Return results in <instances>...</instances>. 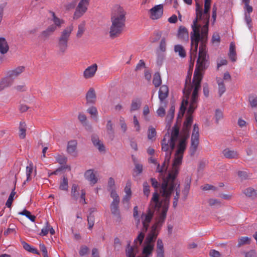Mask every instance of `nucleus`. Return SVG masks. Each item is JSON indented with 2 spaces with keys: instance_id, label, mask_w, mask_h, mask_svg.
Here are the masks:
<instances>
[{
  "instance_id": "a878e982",
  "label": "nucleus",
  "mask_w": 257,
  "mask_h": 257,
  "mask_svg": "<svg viewBox=\"0 0 257 257\" xmlns=\"http://www.w3.org/2000/svg\"><path fill=\"white\" fill-rule=\"evenodd\" d=\"M141 104L142 101L141 99L135 98L133 99L131 103L130 111L133 112L139 110L141 107Z\"/></svg>"
},
{
  "instance_id": "c85d7f7f",
  "label": "nucleus",
  "mask_w": 257,
  "mask_h": 257,
  "mask_svg": "<svg viewBox=\"0 0 257 257\" xmlns=\"http://www.w3.org/2000/svg\"><path fill=\"white\" fill-rule=\"evenodd\" d=\"M174 52L177 53L181 58H185L186 56V51L181 45L178 44L174 46Z\"/></svg>"
},
{
  "instance_id": "f8f14e48",
  "label": "nucleus",
  "mask_w": 257,
  "mask_h": 257,
  "mask_svg": "<svg viewBox=\"0 0 257 257\" xmlns=\"http://www.w3.org/2000/svg\"><path fill=\"white\" fill-rule=\"evenodd\" d=\"M132 182L130 180H128L125 184L124 189L125 195L122 198V202L123 203H129L130 200L132 197V192L131 190Z\"/></svg>"
},
{
  "instance_id": "ddd939ff",
  "label": "nucleus",
  "mask_w": 257,
  "mask_h": 257,
  "mask_svg": "<svg viewBox=\"0 0 257 257\" xmlns=\"http://www.w3.org/2000/svg\"><path fill=\"white\" fill-rule=\"evenodd\" d=\"M73 30L74 26L73 24H70L61 32L58 38L69 41Z\"/></svg>"
},
{
  "instance_id": "aec40b11",
  "label": "nucleus",
  "mask_w": 257,
  "mask_h": 257,
  "mask_svg": "<svg viewBox=\"0 0 257 257\" xmlns=\"http://www.w3.org/2000/svg\"><path fill=\"white\" fill-rule=\"evenodd\" d=\"M87 103L94 104L96 100V96L94 89L90 88L86 94Z\"/></svg>"
},
{
  "instance_id": "0e129e2a",
  "label": "nucleus",
  "mask_w": 257,
  "mask_h": 257,
  "mask_svg": "<svg viewBox=\"0 0 257 257\" xmlns=\"http://www.w3.org/2000/svg\"><path fill=\"white\" fill-rule=\"evenodd\" d=\"M166 41L164 38L162 39L160 43L159 48L161 51L164 52L166 50Z\"/></svg>"
},
{
  "instance_id": "cd10ccee",
  "label": "nucleus",
  "mask_w": 257,
  "mask_h": 257,
  "mask_svg": "<svg viewBox=\"0 0 257 257\" xmlns=\"http://www.w3.org/2000/svg\"><path fill=\"white\" fill-rule=\"evenodd\" d=\"M228 56L232 61L235 62L236 61L235 45L233 42H231L230 44Z\"/></svg>"
},
{
  "instance_id": "e433bc0d",
  "label": "nucleus",
  "mask_w": 257,
  "mask_h": 257,
  "mask_svg": "<svg viewBox=\"0 0 257 257\" xmlns=\"http://www.w3.org/2000/svg\"><path fill=\"white\" fill-rule=\"evenodd\" d=\"M153 83L156 87H159L162 83V80L160 74L159 72H156L154 75Z\"/></svg>"
},
{
  "instance_id": "dca6fc26",
  "label": "nucleus",
  "mask_w": 257,
  "mask_h": 257,
  "mask_svg": "<svg viewBox=\"0 0 257 257\" xmlns=\"http://www.w3.org/2000/svg\"><path fill=\"white\" fill-rule=\"evenodd\" d=\"M106 135L107 138L110 141L113 140L115 137L113 124L110 120L107 121L106 124Z\"/></svg>"
},
{
  "instance_id": "1a4fd4ad",
  "label": "nucleus",
  "mask_w": 257,
  "mask_h": 257,
  "mask_svg": "<svg viewBox=\"0 0 257 257\" xmlns=\"http://www.w3.org/2000/svg\"><path fill=\"white\" fill-rule=\"evenodd\" d=\"M163 14V6L162 5H156L150 10V18L152 20L160 18Z\"/></svg>"
},
{
  "instance_id": "3c124183",
  "label": "nucleus",
  "mask_w": 257,
  "mask_h": 257,
  "mask_svg": "<svg viewBox=\"0 0 257 257\" xmlns=\"http://www.w3.org/2000/svg\"><path fill=\"white\" fill-rule=\"evenodd\" d=\"M156 132L154 128L150 127L148 133V138L149 140H152L156 136Z\"/></svg>"
},
{
  "instance_id": "2eb2a0df",
  "label": "nucleus",
  "mask_w": 257,
  "mask_h": 257,
  "mask_svg": "<svg viewBox=\"0 0 257 257\" xmlns=\"http://www.w3.org/2000/svg\"><path fill=\"white\" fill-rule=\"evenodd\" d=\"M25 70V67L23 66H18L7 72V74L14 80Z\"/></svg>"
},
{
  "instance_id": "412c9836",
  "label": "nucleus",
  "mask_w": 257,
  "mask_h": 257,
  "mask_svg": "<svg viewBox=\"0 0 257 257\" xmlns=\"http://www.w3.org/2000/svg\"><path fill=\"white\" fill-rule=\"evenodd\" d=\"M168 87L166 85H162L159 91V98L161 102H163L168 95Z\"/></svg>"
},
{
  "instance_id": "58836bf2",
  "label": "nucleus",
  "mask_w": 257,
  "mask_h": 257,
  "mask_svg": "<svg viewBox=\"0 0 257 257\" xmlns=\"http://www.w3.org/2000/svg\"><path fill=\"white\" fill-rule=\"evenodd\" d=\"M19 137L21 139H24L26 137V124L20 122L19 126Z\"/></svg>"
},
{
  "instance_id": "338daca9",
  "label": "nucleus",
  "mask_w": 257,
  "mask_h": 257,
  "mask_svg": "<svg viewBox=\"0 0 257 257\" xmlns=\"http://www.w3.org/2000/svg\"><path fill=\"white\" fill-rule=\"evenodd\" d=\"M211 257H220V254L219 251L215 250H211L209 253Z\"/></svg>"
},
{
  "instance_id": "b1692460",
  "label": "nucleus",
  "mask_w": 257,
  "mask_h": 257,
  "mask_svg": "<svg viewBox=\"0 0 257 257\" xmlns=\"http://www.w3.org/2000/svg\"><path fill=\"white\" fill-rule=\"evenodd\" d=\"M177 36L178 38L182 40H188V33L187 29L183 27H180Z\"/></svg>"
},
{
  "instance_id": "de8ad7c7",
  "label": "nucleus",
  "mask_w": 257,
  "mask_h": 257,
  "mask_svg": "<svg viewBox=\"0 0 257 257\" xmlns=\"http://www.w3.org/2000/svg\"><path fill=\"white\" fill-rule=\"evenodd\" d=\"M16 192H15L14 190H13L12 192L11 193L7 202L6 203V205L9 207L11 208L12 206V204L14 199V197L15 195Z\"/></svg>"
},
{
  "instance_id": "39448f33",
  "label": "nucleus",
  "mask_w": 257,
  "mask_h": 257,
  "mask_svg": "<svg viewBox=\"0 0 257 257\" xmlns=\"http://www.w3.org/2000/svg\"><path fill=\"white\" fill-rule=\"evenodd\" d=\"M148 228H143L142 230L138 233L136 238L134 239V246L128 244L126 248V257H151L154 250L155 246L151 252V254L146 256L143 254V244L144 243L145 232Z\"/></svg>"
},
{
  "instance_id": "09e8293b",
  "label": "nucleus",
  "mask_w": 257,
  "mask_h": 257,
  "mask_svg": "<svg viewBox=\"0 0 257 257\" xmlns=\"http://www.w3.org/2000/svg\"><path fill=\"white\" fill-rule=\"evenodd\" d=\"M49 226L50 224L48 222H46L45 226L42 228L41 231L39 234L41 236L46 235L49 232Z\"/></svg>"
},
{
  "instance_id": "bf43d9fd",
  "label": "nucleus",
  "mask_w": 257,
  "mask_h": 257,
  "mask_svg": "<svg viewBox=\"0 0 257 257\" xmlns=\"http://www.w3.org/2000/svg\"><path fill=\"white\" fill-rule=\"evenodd\" d=\"M89 251V248L85 245L82 246L79 250V254L81 256L86 254Z\"/></svg>"
},
{
  "instance_id": "4c0bfd02",
  "label": "nucleus",
  "mask_w": 257,
  "mask_h": 257,
  "mask_svg": "<svg viewBox=\"0 0 257 257\" xmlns=\"http://www.w3.org/2000/svg\"><path fill=\"white\" fill-rule=\"evenodd\" d=\"M143 171V165L141 164L135 163V168L134 169V173L133 174V176H137L139 175L142 173Z\"/></svg>"
},
{
  "instance_id": "680f3d73",
  "label": "nucleus",
  "mask_w": 257,
  "mask_h": 257,
  "mask_svg": "<svg viewBox=\"0 0 257 257\" xmlns=\"http://www.w3.org/2000/svg\"><path fill=\"white\" fill-rule=\"evenodd\" d=\"M157 115L159 116L163 117L165 114V109L163 106H160L157 110Z\"/></svg>"
},
{
  "instance_id": "f704fd0d",
  "label": "nucleus",
  "mask_w": 257,
  "mask_h": 257,
  "mask_svg": "<svg viewBox=\"0 0 257 257\" xmlns=\"http://www.w3.org/2000/svg\"><path fill=\"white\" fill-rule=\"evenodd\" d=\"M217 83L218 85V92L220 96H221L225 91L226 88L223 80L221 78L217 79Z\"/></svg>"
},
{
  "instance_id": "8fccbe9b",
  "label": "nucleus",
  "mask_w": 257,
  "mask_h": 257,
  "mask_svg": "<svg viewBox=\"0 0 257 257\" xmlns=\"http://www.w3.org/2000/svg\"><path fill=\"white\" fill-rule=\"evenodd\" d=\"M87 221L88 225V228L91 229L94 224V217L93 215L90 214V215L87 217Z\"/></svg>"
},
{
  "instance_id": "6e6552de",
  "label": "nucleus",
  "mask_w": 257,
  "mask_h": 257,
  "mask_svg": "<svg viewBox=\"0 0 257 257\" xmlns=\"http://www.w3.org/2000/svg\"><path fill=\"white\" fill-rule=\"evenodd\" d=\"M90 0H80L74 14V19L82 17L87 11Z\"/></svg>"
},
{
  "instance_id": "bb28decb",
  "label": "nucleus",
  "mask_w": 257,
  "mask_h": 257,
  "mask_svg": "<svg viewBox=\"0 0 257 257\" xmlns=\"http://www.w3.org/2000/svg\"><path fill=\"white\" fill-rule=\"evenodd\" d=\"M56 30V26L51 25L49 26L46 30L42 32L41 37L43 38H47L53 34Z\"/></svg>"
},
{
  "instance_id": "e2e57ef3",
  "label": "nucleus",
  "mask_w": 257,
  "mask_h": 257,
  "mask_svg": "<svg viewBox=\"0 0 257 257\" xmlns=\"http://www.w3.org/2000/svg\"><path fill=\"white\" fill-rule=\"evenodd\" d=\"M145 67V63L143 60L139 61V63L136 66V70L138 71Z\"/></svg>"
},
{
  "instance_id": "052dcab7",
  "label": "nucleus",
  "mask_w": 257,
  "mask_h": 257,
  "mask_svg": "<svg viewBox=\"0 0 257 257\" xmlns=\"http://www.w3.org/2000/svg\"><path fill=\"white\" fill-rule=\"evenodd\" d=\"M249 101L251 107H256L257 106V98L254 96L249 97Z\"/></svg>"
},
{
  "instance_id": "423d86ee",
  "label": "nucleus",
  "mask_w": 257,
  "mask_h": 257,
  "mask_svg": "<svg viewBox=\"0 0 257 257\" xmlns=\"http://www.w3.org/2000/svg\"><path fill=\"white\" fill-rule=\"evenodd\" d=\"M107 190L110 193L111 198L113 199L110 205L111 212L116 218L120 219V214L119 208L120 198L116 191L115 181L112 177L108 179Z\"/></svg>"
},
{
  "instance_id": "4be33fe9",
  "label": "nucleus",
  "mask_w": 257,
  "mask_h": 257,
  "mask_svg": "<svg viewBox=\"0 0 257 257\" xmlns=\"http://www.w3.org/2000/svg\"><path fill=\"white\" fill-rule=\"evenodd\" d=\"M222 154L225 158L228 159L236 158L238 156V153L236 151L228 148L224 149Z\"/></svg>"
},
{
  "instance_id": "774afa93",
  "label": "nucleus",
  "mask_w": 257,
  "mask_h": 257,
  "mask_svg": "<svg viewBox=\"0 0 257 257\" xmlns=\"http://www.w3.org/2000/svg\"><path fill=\"white\" fill-rule=\"evenodd\" d=\"M256 253L254 250H251L245 254V257H256Z\"/></svg>"
},
{
  "instance_id": "ea45409f",
  "label": "nucleus",
  "mask_w": 257,
  "mask_h": 257,
  "mask_svg": "<svg viewBox=\"0 0 257 257\" xmlns=\"http://www.w3.org/2000/svg\"><path fill=\"white\" fill-rule=\"evenodd\" d=\"M19 214L25 216L32 222H34L35 220L36 216L32 215L31 212L26 209H24L22 212H19Z\"/></svg>"
},
{
  "instance_id": "c756f323",
  "label": "nucleus",
  "mask_w": 257,
  "mask_h": 257,
  "mask_svg": "<svg viewBox=\"0 0 257 257\" xmlns=\"http://www.w3.org/2000/svg\"><path fill=\"white\" fill-rule=\"evenodd\" d=\"M9 47L6 39L4 38H0V53L5 54L9 50Z\"/></svg>"
},
{
  "instance_id": "a19ab883",
  "label": "nucleus",
  "mask_w": 257,
  "mask_h": 257,
  "mask_svg": "<svg viewBox=\"0 0 257 257\" xmlns=\"http://www.w3.org/2000/svg\"><path fill=\"white\" fill-rule=\"evenodd\" d=\"M250 240H251L250 238H249L248 237H247V236L241 237L238 239L237 246L238 247H240L241 245H244V244H249L250 242Z\"/></svg>"
},
{
  "instance_id": "473e14b6",
  "label": "nucleus",
  "mask_w": 257,
  "mask_h": 257,
  "mask_svg": "<svg viewBox=\"0 0 257 257\" xmlns=\"http://www.w3.org/2000/svg\"><path fill=\"white\" fill-rule=\"evenodd\" d=\"M78 119L81 122V124L85 127L88 128L90 127V125L89 124L87 117L83 113H79L78 116Z\"/></svg>"
},
{
  "instance_id": "7c9ffc66",
  "label": "nucleus",
  "mask_w": 257,
  "mask_h": 257,
  "mask_svg": "<svg viewBox=\"0 0 257 257\" xmlns=\"http://www.w3.org/2000/svg\"><path fill=\"white\" fill-rule=\"evenodd\" d=\"M52 21L54 24V25H53V26H56V28L57 27L60 28L62 26V25L64 23V21L56 17V16L53 12L52 13Z\"/></svg>"
},
{
  "instance_id": "f03ea898",
  "label": "nucleus",
  "mask_w": 257,
  "mask_h": 257,
  "mask_svg": "<svg viewBox=\"0 0 257 257\" xmlns=\"http://www.w3.org/2000/svg\"><path fill=\"white\" fill-rule=\"evenodd\" d=\"M211 1H204V10L199 3L196 4V18L191 25L192 31L190 33L191 43L190 55L191 61H194L197 57L198 43L200 42L197 62L208 63L206 44L208 38Z\"/></svg>"
},
{
  "instance_id": "c03bdc74",
  "label": "nucleus",
  "mask_w": 257,
  "mask_h": 257,
  "mask_svg": "<svg viewBox=\"0 0 257 257\" xmlns=\"http://www.w3.org/2000/svg\"><path fill=\"white\" fill-rule=\"evenodd\" d=\"M244 193L246 196L249 197H253L256 195V191L252 188H248L244 190Z\"/></svg>"
},
{
  "instance_id": "13d9d810",
  "label": "nucleus",
  "mask_w": 257,
  "mask_h": 257,
  "mask_svg": "<svg viewBox=\"0 0 257 257\" xmlns=\"http://www.w3.org/2000/svg\"><path fill=\"white\" fill-rule=\"evenodd\" d=\"M215 116L216 121L217 122L219 120L223 118V113L222 111L219 109H216Z\"/></svg>"
},
{
  "instance_id": "49530a36",
  "label": "nucleus",
  "mask_w": 257,
  "mask_h": 257,
  "mask_svg": "<svg viewBox=\"0 0 257 257\" xmlns=\"http://www.w3.org/2000/svg\"><path fill=\"white\" fill-rule=\"evenodd\" d=\"M174 111H175V106L174 105H172L170 108V110L167 115L166 116V120L168 121H171L173 118H174Z\"/></svg>"
},
{
  "instance_id": "9d476101",
  "label": "nucleus",
  "mask_w": 257,
  "mask_h": 257,
  "mask_svg": "<svg viewBox=\"0 0 257 257\" xmlns=\"http://www.w3.org/2000/svg\"><path fill=\"white\" fill-rule=\"evenodd\" d=\"M97 65L96 64H93L85 69L83 73V76L86 79H90L93 77L97 71Z\"/></svg>"
},
{
  "instance_id": "c9c22d12",
  "label": "nucleus",
  "mask_w": 257,
  "mask_h": 257,
  "mask_svg": "<svg viewBox=\"0 0 257 257\" xmlns=\"http://www.w3.org/2000/svg\"><path fill=\"white\" fill-rule=\"evenodd\" d=\"M85 24L84 22H82L78 26V30L76 33V37L78 38L82 37L83 34L85 31Z\"/></svg>"
},
{
  "instance_id": "0eeeda50",
  "label": "nucleus",
  "mask_w": 257,
  "mask_h": 257,
  "mask_svg": "<svg viewBox=\"0 0 257 257\" xmlns=\"http://www.w3.org/2000/svg\"><path fill=\"white\" fill-rule=\"evenodd\" d=\"M199 127L196 124H195L191 136V145L190 148V154L192 156L195 154L197 148L199 144Z\"/></svg>"
},
{
  "instance_id": "69168bd1",
  "label": "nucleus",
  "mask_w": 257,
  "mask_h": 257,
  "mask_svg": "<svg viewBox=\"0 0 257 257\" xmlns=\"http://www.w3.org/2000/svg\"><path fill=\"white\" fill-rule=\"evenodd\" d=\"M11 233H16V230L15 228H11L9 227L6 231L4 232V235L5 236H8L9 234Z\"/></svg>"
},
{
  "instance_id": "9b49d317",
  "label": "nucleus",
  "mask_w": 257,
  "mask_h": 257,
  "mask_svg": "<svg viewBox=\"0 0 257 257\" xmlns=\"http://www.w3.org/2000/svg\"><path fill=\"white\" fill-rule=\"evenodd\" d=\"M68 40L58 38L57 48L59 54L63 55L66 52L68 48Z\"/></svg>"
},
{
  "instance_id": "72a5a7b5",
  "label": "nucleus",
  "mask_w": 257,
  "mask_h": 257,
  "mask_svg": "<svg viewBox=\"0 0 257 257\" xmlns=\"http://www.w3.org/2000/svg\"><path fill=\"white\" fill-rule=\"evenodd\" d=\"M79 188L78 185L73 184L72 185L71 191V196L76 200L78 198L79 196Z\"/></svg>"
},
{
  "instance_id": "f257e3e1",
  "label": "nucleus",
  "mask_w": 257,
  "mask_h": 257,
  "mask_svg": "<svg viewBox=\"0 0 257 257\" xmlns=\"http://www.w3.org/2000/svg\"><path fill=\"white\" fill-rule=\"evenodd\" d=\"M186 138L181 137L179 135V130L177 125H174L171 130V134L168 132L164 137L162 142V150L165 152V161L161 166L158 164L157 171L163 174L167 171V165L171 158L172 150L177 144V150L175 154L172 170L168 175L163 178L160 192L164 198L160 201L159 195L157 191L154 192L151 201V206L159 212V215L156 222L151 227V231L145 237L143 247H154L156 240L159 234L161 227L164 222L166 217V213L168 209L170 202V197L172 193L175 190V195L174 197L173 206H177L178 201L180 196V190L179 184L175 181V179L178 174L179 166L181 164L183 153L186 149Z\"/></svg>"
},
{
  "instance_id": "a211bd4d",
  "label": "nucleus",
  "mask_w": 257,
  "mask_h": 257,
  "mask_svg": "<svg viewBox=\"0 0 257 257\" xmlns=\"http://www.w3.org/2000/svg\"><path fill=\"white\" fill-rule=\"evenodd\" d=\"M91 141L93 145L98 150L100 153H105V147L103 142L100 141L97 136H92Z\"/></svg>"
},
{
  "instance_id": "393cba45",
  "label": "nucleus",
  "mask_w": 257,
  "mask_h": 257,
  "mask_svg": "<svg viewBox=\"0 0 257 257\" xmlns=\"http://www.w3.org/2000/svg\"><path fill=\"white\" fill-rule=\"evenodd\" d=\"M33 164L32 162H29L26 167V174L27 176L26 181H30L33 177Z\"/></svg>"
},
{
  "instance_id": "79ce46f5",
  "label": "nucleus",
  "mask_w": 257,
  "mask_h": 257,
  "mask_svg": "<svg viewBox=\"0 0 257 257\" xmlns=\"http://www.w3.org/2000/svg\"><path fill=\"white\" fill-rule=\"evenodd\" d=\"M60 189L62 190H67L68 188V179L66 177H63L62 181L60 183Z\"/></svg>"
},
{
  "instance_id": "6e6d98bb",
  "label": "nucleus",
  "mask_w": 257,
  "mask_h": 257,
  "mask_svg": "<svg viewBox=\"0 0 257 257\" xmlns=\"http://www.w3.org/2000/svg\"><path fill=\"white\" fill-rule=\"evenodd\" d=\"M133 123H134V127L136 129V131L138 132H140V131L141 130V127H140L139 122L136 115H134L133 117Z\"/></svg>"
},
{
  "instance_id": "f3484780",
  "label": "nucleus",
  "mask_w": 257,
  "mask_h": 257,
  "mask_svg": "<svg viewBox=\"0 0 257 257\" xmlns=\"http://www.w3.org/2000/svg\"><path fill=\"white\" fill-rule=\"evenodd\" d=\"M14 80L7 74L5 77L3 78L0 81V91L5 89L11 87L14 83Z\"/></svg>"
},
{
  "instance_id": "a18cd8bd",
  "label": "nucleus",
  "mask_w": 257,
  "mask_h": 257,
  "mask_svg": "<svg viewBox=\"0 0 257 257\" xmlns=\"http://www.w3.org/2000/svg\"><path fill=\"white\" fill-rule=\"evenodd\" d=\"M244 21L246 23V24L250 31H251L252 29V25H251V19L250 18V15L247 14L246 13H244Z\"/></svg>"
},
{
  "instance_id": "37998d69",
  "label": "nucleus",
  "mask_w": 257,
  "mask_h": 257,
  "mask_svg": "<svg viewBox=\"0 0 257 257\" xmlns=\"http://www.w3.org/2000/svg\"><path fill=\"white\" fill-rule=\"evenodd\" d=\"M119 124L122 133H125L127 130V126L123 117H120L119 118Z\"/></svg>"
},
{
  "instance_id": "6ab92c4d",
  "label": "nucleus",
  "mask_w": 257,
  "mask_h": 257,
  "mask_svg": "<svg viewBox=\"0 0 257 257\" xmlns=\"http://www.w3.org/2000/svg\"><path fill=\"white\" fill-rule=\"evenodd\" d=\"M77 142L76 140H71L68 142L67 147V153L73 156L77 154Z\"/></svg>"
},
{
  "instance_id": "5fc2aeb1",
  "label": "nucleus",
  "mask_w": 257,
  "mask_h": 257,
  "mask_svg": "<svg viewBox=\"0 0 257 257\" xmlns=\"http://www.w3.org/2000/svg\"><path fill=\"white\" fill-rule=\"evenodd\" d=\"M143 191L144 193L147 196H148L150 194V186L147 182L143 183Z\"/></svg>"
},
{
  "instance_id": "7ed1b4c3",
  "label": "nucleus",
  "mask_w": 257,
  "mask_h": 257,
  "mask_svg": "<svg viewBox=\"0 0 257 257\" xmlns=\"http://www.w3.org/2000/svg\"><path fill=\"white\" fill-rule=\"evenodd\" d=\"M207 63L197 62L196 68L193 76L192 84H191V76L188 75L186 80L185 88L183 91L184 98L182 100L180 110L178 114V118H181L185 113L186 106L189 102V96L192 92L191 99L189 101V106L187 113L189 115L184 122L183 130L185 133H188L192 123L193 119L191 114L197 108L198 101V92L200 87V82L202 78V71L207 67Z\"/></svg>"
},
{
  "instance_id": "603ef678",
  "label": "nucleus",
  "mask_w": 257,
  "mask_h": 257,
  "mask_svg": "<svg viewBox=\"0 0 257 257\" xmlns=\"http://www.w3.org/2000/svg\"><path fill=\"white\" fill-rule=\"evenodd\" d=\"M217 8L215 5H214L212 8V23L214 24L216 21V16H217Z\"/></svg>"
},
{
  "instance_id": "864d4df0",
  "label": "nucleus",
  "mask_w": 257,
  "mask_h": 257,
  "mask_svg": "<svg viewBox=\"0 0 257 257\" xmlns=\"http://www.w3.org/2000/svg\"><path fill=\"white\" fill-rule=\"evenodd\" d=\"M56 160L61 165L65 164L67 161V158L65 156L61 155H57L56 157Z\"/></svg>"
},
{
  "instance_id": "4d7b16f0",
  "label": "nucleus",
  "mask_w": 257,
  "mask_h": 257,
  "mask_svg": "<svg viewBox=\"0 0 257 257\" xmlns=\"http://www.w3.org/2000/svg\"><path fill=\"white\" fill-rule=\"evenodd\" d=\"M87 111L88 113L90 114L91 115L97 116V108L95 106H91L89 107Z\"/></svg>"
},
{
  "instance_id": "20e7f679",
  "label": "nucleus",
  "mask_w": 257,
  "mask_h": 257,
  "mask_svg": "<svg viewBox=\"0 0 257 257\" xmlns=\"http://www.w3.org/2000/svg\"><path fill=\"white\" fill-rule=\"evenodd\" d=\"M126 13L123 9L116 7L111 17V25L109 28V37L114 39L119 37L125 27Z\"/></svg>"
},
{
  "instance_id": "4468645a",
  "label": "nucleus",
  "mask_w": 257,
  "mask_h": 257,
  "mask_svg": "<svg viewBox=\"0 0 257 257\" xmlns=\"http://www.w3.org/2000/svg\"><path fill=\"white\" fill-rule=\"evenodd\" d=\"M84 177L91 185L95 184L98 181L94 171L92 169L87 170L84 173Z\"/></svg>"
},
{
  "instance_id": "2f4dec72",
  "label": "nucleus",
  "mask_w": 257,
  "mask_h": 257,
  "mask_svg": "<svg viewBox=\"0 0 257 257\" xmlns=\"http://www.w3.org/2000/svg\"><path fill=\"white\" fill-rule=\"evenodd\" d=\"M21 243L23 245L24 248L25 249H26V250H27L30 252L33 253H35V254H39V252H38V250L36 248H35L34 247L30 245L28 243L24 241H21Z\"/></svg>"
},
{
  "instance_id": "5701e85b",
  "label": "nucleus",
  "mask_w": 257,
  "mask_h": 257,
  "mask_svg": "<svg viewBox=\"0 0 257 257\" xmlns=\"http://www.w3.org/2000/svg\"><path fill=\"white\" fill-rule=\"evenodd\" d=\"M157 257H164V244L161 239H158L157 240Z\"/></svg>"
}]
</instances>
